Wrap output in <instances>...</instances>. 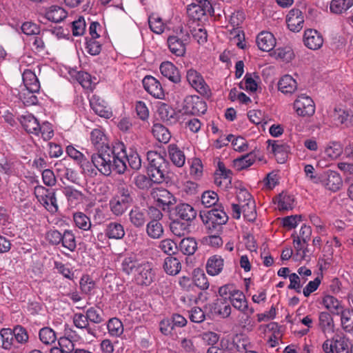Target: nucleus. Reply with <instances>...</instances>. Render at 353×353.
I'll list each match as a JSON object with an SVG mask.
<instances>
[{"label":"nucleus","instance_id":"1","mask_svg":"<svg viewBox=\"0 0 353 353\" xmlns=\"http://www.w3.org/2000/svg\"><path fill=\"white\" fill-rule=\"evenodd\" d=\"M125 156L124 145L119 143L113 148L103 147L97 153L92 155L91 161L100 173L110 176L113 171L118 174L125 172L127 169Z\"/></svg>","mask_w":353,"mask_h":353},{"label":"nucleus","instance_id":"2","mask_svg":"<svg viewBox=\"0 0 353 353\" xmlns=\"http://www.w3.org/2000/svg\"><path fill=\"white\" fill-rule=\"evenodd\" d=\"M133 201L129 188L122 185L109 202L110 209L115 216H121L128 210Z\"/></svg>","mask_w":353,"mask_h":353},{"label":"nucleus","instance_id":"3","mask_svg":"<svg viewBox=\"0 0 353 353\" xmlns=\"http://www.w3.org/2000/svg\"><path fill=\"white\" fill-rule=\"evenodd\" d=\"M34 194L38 202L50 213L55 214L59 210L56 192L43 185L34 187Z\"/></svg>","mask_w":353,"mask_h":353},{"label":"nucleus","instance_id":"4","mask_svg":"<svg viewBox=\"0 0 353 353\" xmlns=\"http://www.w3.org/2000/svg\"><path fill=\"white\" fill-rule=\"evenodd\" d=\"M324 353H353V345L350 350L348 339L344 336H336L327 339L322 344Z\"/></svg>","mask_w":353,"mask_h":353},{"label":"nucleus","instance_id":"5","mask_svg":"<svg viewBox=\"0 0 353 353\" xmlns=\"http://www.w3.org/2000/svg\"><path fill=\"white\" fill-rule=\"evenodd\" d=\"M190 36L188 32H184L182 29L176 33L175 35H171L168 38V46L172 54L182 57L185 53V46L188 42Z\"/></svg>","mask_w":353,"mask_h":353},{"label":"nucleus","instance_id":"6","mask_svg":"<svg viewBox=\"0 0 353 353\" xmlns=\"http://www.w3.org/2000/svg\"><path fill=\"white\" fill-rule=\"evenodd\" d=\"M187 12L193 20L200 21L207 14H212L214 10L208 0H196L188 6Z\"/></svg>","mask_w":353,"mask_h":353},{"label":"nucleus","instance_id":"7","mask_svg":"<svg viewBox=\"0 0 353 353\" xmlns=\"http://www.w3.org/2000/svg\"><path fill=\"white\" fill-rule=\"evenodd\" d=\"M293 108L300 117H310L315 112V105L312 99L304 94L297 97L293 103Z\"/></svg>","mask_w":353,"mask_h":353},{"label":"nucleus","instance_id":"8","mask_svg":"<svg viewBox=\"0 0 353 353\" xmlns=\"http://www.w3.org/2000/svg\"><path fill=\"white\" fill-rule=\"evenodd\" d=\"M186 79L189 85L197 92L203 95L210 93V89L205 81L200 72L193 68L188 69L186 72Z\"/></svg>","mask_w":353,"mask_h":353},{"label":"nucleus","instance_id":"9","mask_svg":"<svg viewBox=\"0 0 353 353\" xmlns=\"http://www.w3.org/2000/svg\"><path fill=\"white\" fill-rule=\"evenodd\" d=\"M157 205L163 210H169L170 207L176 203L174 195L164 188L154 189L151 193Z\"/></svg>","mask_w":353,"mask_h":353},{"label":"nucleus","instance_id":"10","mask_svg":"<svg viewBox=\"0 0 353 353\" xmlns=\"http://www.w3.org/2000/svg\"><path fill=\"white\" fill-rule=\"evenodd\" d=\"M136 283L141 285H150L154 277V272L152 264L148 262H142L134 274Z\"/></svg>","mask_w":353,"mask_h":353},{"label":"nucleus","instance_id":"11","mask_svg":"<svg viewBox=\"0 0 353 353\" xmlns=\"http://www.w3.org/2000/svg\"><path fill=\"white\" fill-rule=\"evenodd\" d=\"M298 274L292 273L288 277L290 280L289 289L294 290L296 292L300 293L303 285L307 281V276L312 274V272L306 267H300L298 270Z\"/></svg>","mask_w":353,"mask_h":353},{"label":"nucleus","instance_id":"12","mask_svg":"<svg viewBox=\"0 0 353 353\" xmlns=\"http://www.w3.org/2000/svg\"><path fill=\"white\" fill-rule=\"evenodd\" d=\"M305 17L303 13L297 8L291 9L286 15L285 21L288 29L299 32L303 27Z\"/></svg>","mask_w":353,"mask_h":353},{"label":"nucleus","instance_id":"13","mask_svg":"<svg viewBox=\"0 0 353 353\" xmlns=\"http://www.w3.org/2000/svg\"><path fill=\"white\" fill-rule=\"evenodd\" d=\"M207 219L206 223L209 229L219 230L227 223L228 217L223 210L212 209L208 212Z\"/></svg>","mask_w":353,"mask_h":353},{"label":"nucleus","instance_id":"14","mask_svg":"<svg viewBox=\"0 0 353 353\" xmlns=\"http://www.w3.org/2000/svg\"><path fill=\"white\" fill-rule=\"evenodd\" d=\"M143 85L145 91L153 97L162 99L165 93L160 82L152 76H146L143 78Z\"/></svg>","mask_w":353,"mask_h":353},{"label":"nucleus","instance_id":"15","mask_svg":"<svg viewBox=\"0 0 353 353\" xmlns=\"http://www.w3.org/2000/svg\"><path fill=\"white\" fill-rule=\"evenodd\" d=\"M0 336L3 349L9 350L12 353H23V348L15 344L12 329L2 328L0 331Z\"/></svg>","mask_w":353,"mask_h":353},{"label":"nucleus","instance_id":"16","mask_svg":"<svg viewBox=\"0 0 353 353\" xmlns=\"http://www.w3.org/2000/svg\"><path fill=\"white\" fill-rule=\"evenodd\" d=\"M303 43L307 48L316 50L323 46V39L317 30L307 29L304 32Z\"/></svg>","mask_w":353,"mask_h":353},{"label":"nucleus","instance_id":"17","mask_svg":"<svg viewBox=\"0 0 353 353\" xmlns=\"http://www.w3.org/2000/svg\"><path fill=\"white\" fill-rule=\"evenodd\" d=\"M90 105L93 111L99 116L104 118H110L111 112L105 101L100 97L93 94L89 99Z\"/></svg>","mask_w":353,"mask_h":353},{"label":"nucleus","instance_id":"18","mask_svg":"<svg viewBox=\"0 0 353 353\" xmlns=\"http://www.w3.org/2000/svg\"><path fill=\"white\" fill-rule=\"evenodd\" d=\"M323 184L326 189L332 192H336L341 189L343 181L339 173L335 171L328 170L325 173Z\"/></svg>","mask_w":353,"mask_h":353},{"label":"nucleus","instance_id":"19","mask_svg":"<svg viewBox=\"0 0 353 353\" xmlns=\"http://www.w3.org/2000/svg\"><path fill=\"white\" fill-rule=\"evenodd\" d=\"M237 203L232 204V216L239 219L241 217V206L243 203H246L250 201H253V198L250 193L245 189H240L236 193Z\"/></svg>","mask_w":353,"mask_h":353},{"label":"nucleus","instance_id":"20","mask_svg":"<svg viewBox=\"0 0 353 353\" xmlns=\"http://www.w3.org/2000/svg\"><path fill=\"white\" fill-rule=\"evenodd\" d=\"M230 302L235 309L241 312H246V311H249L250 313L254 312V308L249 307L244 294L239 290L232 294Z\"/></svg>","mask_w":353,"mask_h":353},{"label":"nucleus","instance_id":"21","mask_svg":"<svg viewBox=\"0 0 353 353\" xmlns=\"http://www.w3.org/2000/svg\"><path fill=\"white\" fill-rule=\"evenodd\" d=\"M256 44L261 50L270 52L276 45V39L271 32L263 31L256 37Z\"/></svg>","mask_w":353,"mask_h":353},{"label":"nucleus","instance_id":"22","mask_svg":"<svg viewBox=\"0 0 353 353\" xmlns=\"http://www.w3.org/2000/svg\"><path fill=\"white\" fill-rule=\"evenodd\" d=\"M62 192L65 196L68 203L71 206H75L81 203L85 197L81 191L75 189L71 185L63 187Z\"/></svg>","mask_w":353,"mask_h":353},{"label":"nucleus","instance_id":"23","mask_svg":"<svg viewBox=\"0 0 353 353\" xmlns=\"http://www.w3.org/2000/svg\"><path fill=\"white\" fill-rule=\"evenodd\" d=\"M162 75L174 83L180 81L181 76L177 68L170 61L163 62L160 65Z\"/></svg>","mask_w":353,"mask_h":353},{"label":"nucleus","instance_id":"24","mask_svg":"<svg viewBox=\"0 0 353 353\" xmlns=\"http://www.w3.org/2000/svg\"><path fill=\"white\" fill-rule=\"evenodd\" d=\"M188 112L192 114H204L207 110L205 102L199 97H191L186 100Z\"/></svg>","mask_w":353,"mask_h":353},{"label":"nucleus","instance_id":"25","mask_svg":"<svg viewBox=\"0 0 353 353\" xmlns=\"http://www.w3.org/2000/svg\"><path fill=\"white\" fill-rule=\"evenodd\" d=\"M296 81L289 74L283 75L278 82V89L285 94H291L297 90Z\"/></svg>","mask_w":353,"mask_h":353},{"label":"nucleus","instance_id":"26","mask_svg":"<svg viewBox=\"0 0 353 353\" xmlns=\"http://www.w3.org/2000/svg\"><path fill=\"white\" fill-rule=\"evenodd\" d=\"M20 122L23 128L30 134H38L39 123L36 117L32 114H26L20 117Z\"/></svg>","mask_w":353,"mask_h":353},{"label":"nucleus","instance_id":"27","mask_svg":"<svg viewBox=\"0 0 353 353\" xmlns=\"http://www.w3.org/2000/svg\"><path fill=\"white\" fill-rule=\"evenodd\" d=\"M224 265L223 259L219 255L210 256L206 263L207 273L211 276H216L219 274Z\"/></svg>","mask_w":353,"mask_h":353},{"label":"nucleus","instance_id":"28","mask_svg":"<svg viewBox=\"0 0 353 353\" xmlns=\"http://www.w3.org/2000/svg\"><path fill=\"white\" fill-rule=\"evenodd\" d=\"M322 305L332 314L339 315L343 306L340 301L332 295H325L321 301Z\"/></svg>","mask_w":353,"mask_h":353},{"label":"nucleus","instance_id":"29","mask_svg":"<svg viewBox=\"0 0 353 353\" xmlns=\"http://www.w3.org/2000/svg\"><path fill=\"white\" fill-rule=\"evenodd\" d=\"M176 215L186 221H192L196 218V211L188 203H179L175 208Z\"/></svg>","mask_w":353,"mask_h":353},{"label":"nucleus","instance_id":"30","mask_svg":"<svg viewBox=\"0 0 353 353\" xmlns=\"http://www.w3.org/2000/svg\"><path fill=\"white\" fill-rule=\"evenodd\" d=\"M24 88L32 92H39L40 83L36 74L30 70H25L22 74Z\"/></svg>","mask_w":353,"mask_h":353},{"label":"nucleus","instance_id":"31","mask_svg":"<svg viewBox=\"0 0 353 353\" xmlns=\"http://www.w3.org/2000/svg\"><path fill=\"white\" fill-rule=\"evenodd\" d=\"M253 345L250 339L245 334H236L232 339V349L239 352H245L252 349Z\"/></svg>","mask_w":353,"mask_h":353},{"label":"nucleus","instance_id":"32","mask_svg":"<svg viewBox=\"0 0 353 353\" xmlns=\"http://www.w3.org/2000/svg\"><path fill=\"white\" fill-rule=\"evenodd\" d=\"M157 113L163 121L172 123L175 121V111L167 103L159 102L157 105Z\"/></svg>","mask_w":353,"mask_h":353},{"label":"nucleus","instance_id":"33","mask_svg":"<svg viewBox=\"0 0 353 353\" xmlns=\"http://www.w3.org/2000/svg\"><path fill=\"white\" fill-rule=\"evenodd\" d=\"M128 215L130 223L136 228L143 227L147 220L146 212L138 207H134Z\"/></svg>","mask_w":353,"mask_h":353},{"label":"nucleus","instance_id":"34","mask_svg":"<svg viewBox=\"0 0 353 353\" xmlns=\"http://www.w3.org/2000/svg\"><path fill=\"white\" fill-rule=\"evenodd\" d=\"M319 326L323 333L334 332V323L332 316L327 312H321L319 314Z\"/></svg>","mask_w":353,"mask_h":353},{"label":"nucleus","instance_id":"35","mask_svg":"<svg viewBox=\"0 0 353 353\" xmlns=\"http://www.w3.org/2000/svg\"><path fill=\"white\" fill-rule=\"evenodd\" d=\"M140 263H141L137 259L136 256L131 254L126 256L123 259L121 264V269L123 272L130 275L131 274H134Z\"/></svg>","mask_w":353,"mask_h":353},{"label":"nucleus","instance_id":"36","mask_svg":"<svg viewBox=\"0 0 353 353\" xmlns=\"http://www.w3.org/2000/svg\"><path fill=\"white\" fill-rule=\"evenodd\" d=\"M12 334L14 335L15 344L18 347H23L24 350L25 346L29 342V335L26 328L21 325H16L12 329Z\"/></svg>","mask_w":353,"mask_h":353},{"label":"nucleus","instance_id":"37","mask_svg":"<svg viewBox=\"0 0 353 353\" xmlns=\"http://www.w3.org/2000/svg\"><path fill=\"white\" fill-rule=\"evenodd\" d=\"M105 234L109 239H121L125 235V231L121 223L111 222L107 225Z\"/></svg>","mask_w":353,"mask_h":353},{"label":"nucleus","instance_id":"38","mask_svg":"<svg viewBox=\"0 0 353 353\" xmlns=\"http://www.w3.org/2000/svg\"><path fill=\"white\" fill-rule=\"evenodd\" d=\"M46 19L54 23H59L67 17L65 10L57 6H52L46 11Z\"/></svg>","mask_w":353,"mask_h":353},{"label":"nucleus","instance_id":"39","mask_svg":"<svg viewBox=\"0 0 353 353\" xmlns=\"http://www.w3.org/2000/svg\"><path fill=\"white\" fill-rule=\"evenodd\" d=\"M107 330L109 335L112 337H120L124 331L123 323L118 318L110 319L107 322Z\"/></svg>","mask_w":353,"mask_h":353},{"label":"nucleus","instance_id":"40","mask_svg":"<svg viewBox=\"0 0 353 353\" xmlns=\"http://www.w3.org/2000/svg\"><path fill=\"white\" fill-rule=\"evenodd\" d=\"M168 153L172 162L176 166L181 168L185 164V154L176 145L171 144L169 145Z\"/></svg>","mask_w":353,"mask_h":353},{"label":"nucleus","instance_id":"41","mask_svg":"<svg viewBox=\"0 0 353 353\" xmlns=\"http://www.w3.org/2000/svg\"><path fill=\"white\" fill-rule=\"evenodd\" d=\"M256 161L254 152H250L234 160V166L237 170L246 169L253 165Z\"/></svg>","mask_w":353,"mask_h":353},{"label":"nucleus","instance_id":"42","mask_svg":"<svg viewBox=\"0 0 353 353\" xmlns=\"http://www.w3.org/2000/svg\"><path fill=\"white\" fill-rule=\"evenodd\" d=\"M152 134L159 141L167 143L171 138V134L168 129L160 123H155L152 127Z\"/></svg>","mask_w":353,"mask_h":353},{"label":"nucleus","instance_id":"43","mask_svg":"<svg viewBox=\"0 0 353 353\" xmlns=\"http://www.w3.org/2000/svg\"><path fill=\"white\" fill-rule=\"evenodd\" d=\"M343 148L340 143L336 141L330 142L324 149L325 157L334 160L337 159L343 153Z\"/></svg>","mask_w":353,"mask_h":353},{"label":"nucleus","instance_id":"44","mask_svg":"<svg viewBox=\"0 0 353 353\" xmlns=\"http://www.w3.org/2000/svg\"><path fill=\"white\" fill-rule=\"evenodd\" d=\"M163 269L167 274L176 275L180 272L181 265L176 257L168 256L164 260Z\"/></svg>","mask_w":353,"mask_h":353},{"label":"nucleus","instance_id":"45","mask_svg":"<svg viewBox=\"0 0 353 353\" xmlns=\"http://www.w3.org/2000/svg\"><path fill=\"white\" fill-rule=\"evenodd\" d=\"M353 6V0H332L330 9L332 13L342 14Z\"/></svg>","mask_w":353,"mask_h":353},{"label":"nucleus","instance_id":"46","mask_svg":"<svg viewBox=\"0 0 353 353\" xmlns=\"http://www.w3.org/2000/svg\"><path fill=\"white\" fill-rule=\"evenodd\" d=\"M147 158L149 162L148 168H157L159 166L168 165V162L161 154L157 152L149 151L147 154Z\"/></svg>","mask_w":353,"mask_h":353},{"label":"nucleus","instance_id":"47","mask_svg":"<svg viewBox=\"0 0 353 353\" xmlns=\"http://www.w3.org/2000/svg\"><path fill=\"white\" fill-rule=\"evenodd\" d=\"M179 248L183 254L192 255L197 249V243L193 238H184L179 243Z\"/></svg>","mask_w":353,"mask_h":353},{"label":"nucleus","instance_id":"48","mask_svg":"<svg viewBox=\"0 0 353 353\" xmlns=\"http://www.w3.org/2000/svg\"><path fill=\"white\" fill-rule=\"evenodd\" d=\"M341 315V323L343 329L350 332L353 331V310L346 309L342 310L339 314Z\"/></svg>","mask_w":353,"mask_h":353},{"label":"nucleus","instance_id":"49","mask_svg":"<svg viewBox=\"0 0 353 353\" xmlns=\"http://www.w3.org/2000/svg\"><path fill=\"white\" fill-rule=\"evenodd\" d=\"M332 117L337 125L344 124L347 126L352 123L353 115L350 111L342 109H335Z\"/></svg>","mask_w":353,"mask_h":353},{"label":"nucleus","instance_id":"50","mask_svg":"<svg viewBox=\"0 0 353 353\" xmlns=\"http://www.w3.org/2000/svg\"><path fill=\"white\" fill-rule=\"evenodd\" d=\"M90 141L98 151L103 147L105 148L108 146L105 144L106 137L103 132L100 129H94L91 132Z\"/></svg>","mask_w":353,"mask_h":353},{"label":"nucleus","instance_id":"51","mask_svg":"<svg viewBox=\"0 0 353 353\" xmlns=\"http://www.w3.org/2000/svg\"><path fill=\"white\" fill-rule=\"evenodd\" d=\"M168 172V165L159 166L157 168H148V173L154 183H161L165 179Z\"/></svg>","mask_w":353,"mask_h":353},{"label":"nucleus","instance_id":"52","mask_svg":"<svg viewBox=\"0 0 353 353\" xmlns=\"http://www.w3.org/2000/svg\"><path fill=\"white\" fill-rule=\"evenodd\" d=\"M241 206V214L248 221H254L256 218V211L254 200L250 201L246 203H243Z\"/></svg>","mask_w":353,"mask_h":353},{"label":"nucleus","instance_id":"53","mask_svg":"<svg viewBox=\"0 0 353 353\" xmlns=\"http://www.w3.org/2000/svg\"><path fill=\"white\" fill-rule=\"evenodd\" d=\"M146 232L150 237L159 239L162 236L163 229L161 223L159 221L152 220L147 225Z\"/></svg>","mask_w":353,"mask_h":353},{"label":"nucleus","instance_id":"54","mask_svg":"<svg viewBox=\"0 0 353 353\" xmlns=\"http://www.w3.org/2000/svg\"><path fill=\"white\" fill-rule=\"evenodd\" d=\"M39 336L40 341L46 345H51L57 341L55 332L48 327L41 328L39 331Z\"/></svg>","mask_w":353,"mask_h":353},{"label":"nucleus","instance_id":"55","mask_svg":"<svg viewBox=\"0 0 353 353\" xmlns=\"http://www.w3.org/2000/svg\"><path fill=\"white\" fill-rule=\"evenodd\" d=\"M150 30L155 34H161L165 29V25L161 18L156 14H152L148 17Z\"/></svg>","mask_w":353,"mask_h":353},{"label":"nucleus","instance_id":"56","mask_svg":"<svg viewBox=\"0 0 353 353\" xmlns=\"http://www.w3.org/2000/svg\"><path fill=\"white\" fill-rule=\"evenodd\" d=\"M242 314L239 316V325L244 330L251 332L255 327L254 322L252 320L251 316L253 313H250L249 311L246 312H241Z\"/></svg>","mask_w":353,"mask_h":353},{"label":"nucleus","instance_id":"57","mask_svg":"<svg viewBox=\"0 0 353 353\" xmlns=\"http://www.w3.org/2000/svg\"><path fill=\"white\" fill-rule=\"evenodd\" d=\"M62 246L70 252H74L77 248L74 234L71 230H65L61 239Z\"/></svg>","mask_w":353,"mask_h":353},{"label":"nucleus","instance_id":"58","mask_svg":"<svg viewBox=\"0 0 353 353\" xmlns=\"http://www.w3.org/2000/svg\"><path fill=\"white\" fill-rule=\"evenodd\" d=\"M37 92H32L27 88H23L19 93V99L26 105H35L38 102V99L34 94Z\"/></svg>","mask_w":353,"mask_h":353},{"label":"nucleus","instance_id":"59","mask_svg":"<svg viewBox=\"0 0 353 353\" xmlns=\"http://www.w3.org/2000/svg\"><path fill=\"white\" fill-rule=\"evenodd\" d=\"M193 283L201 290H207L209 282L205 274L200 270H194L193 272Z\"/></svg>","mask_w":353,"mask_h":353},{"label":"nucleus","instance_id":"60","mask_svg":"<svg viewBox=\"0 0 353 353\" xmlns=\"http://www.w3.org/2000/svg\"><path fill=\"white\" fill-rule=\"evenodd\" d=\"M74 221L77 227L83 230H88L91 227V221L84 213L79 212L74 214Z\"/></svg>","mask_w":353,"mask_h":353},{"label":"nucleus","instance_id":"61","mask_svg":"<svg viewBox=\"0 0 353 353\" xmlns=\"http://www.w3.org/2000/svg\"><path fill=\"white\" fill-rule=\"evenodd\" d=\"M188 162L190 164V176L194 179H199L203 175V164L201 159L193 158Z\"/></svg>","mask_w":353,"mask_h":353},{"label":"nucleus","instance_id":"62","mask_svg":"<svg viewBox=\"0 0 353 353\" xmlns=\"http://www.w3.org/2000/svg\"><path fill=\"white\" fill-rule=\"evenodd\" d=\"M170 230L176 236H185L189 232V225L187 223L174 221L170 224Z\"/></svg>","mask_w":353,"mask_h":353},{"label":"nucleus","instance_id":"63","mask_svg":"<svg viewBox=\"0 0 353 353\" xmlns=\"http://www.w3.org/2000/svg\"><path fill=\"white\" fill-rule=\"evenodd\" d=\"M227 141H231L234 150L238 152H245L248 148V145L246 140L241 137H234L232 134H229L227 137Z\"/></svg>","mask_w":353,"mask_h":353},{"label":"nucleus","instance_id":"64","mask_svg":"<svg viewBox=\"0 0 353 353\" xmlns=\"http://www.w3.org/2000/svg\"><path fill=\"white\" fill-rule=\"evenodd\" d=\"M239 85L241 89L250 92H255L258 88L256 80L252 74H246Z\"/></svg>","mask_w":353,"mask_h":353}]
</instances>
